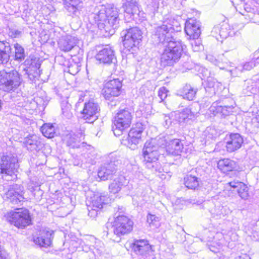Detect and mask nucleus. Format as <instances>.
<instances>
[{
    "instance_id": "b1692460",
    "label": "nucleus",
    "mask_w": 259,
    "mask_h": 259,
    "mask_svg": "<svg viewBox=\"0 0 259 259\" xmlns=\"http://www.w3.org/2000/svg\"><path fill=\"white\" fill-rule=\"evenodd\" d=\"M76 45V39L71 35L62 36L58 41L60 49L64 52H69Z\"/></svg>"
},
{
    "instance_id": "37998d69",
    "label": "nucleus",
    "mask_w": 259,
    "mask_h": 259,
    "mask_svg": "<svg viewBox=\"0 0 259 259\" xmlns=\"http://www.w3.org/2000/svg\"><path fill=\"white\" fill-rule=\"evenodd\" d=\"M233 107L232 106L220 105L218 106L217 110L223 115L228 116L233 111Z\"/></svg>"
},
{
    "instance_id": "680f3d73",
    "label": "nucleus",
    "mask_w": 259,
    "mask_h": 259,
    "mask_svg": "<svg viewBox=\"0 0 259 259\" xmlns=\"http://www.w3.org/2000/svg\"><path fill=\"white\" fill-rule=\"evenodd\" d=\"M231 2L232 3V0H230Z\"/></svg>"
},
{
    "instance_id": "c03bdc74",
    "label": "nucleus",
    "mask_w": 259,
    "mask_h": 259,
    "mask_svg": "<svg viewBox=\"0 0 259 259\" xmlns=\"http://www.w3.org/2000/svg\"><path fill=\"white\" fill-rule=\"evenodd\" d=\"M62 111L63 115L67 118H71L72 117V113L71 112V106L68 103L62 104Z\"/></svg>"
},
{
    "instance_id": "7c9ffc66",
    "label": "nucleus",
    "mask_w": 259,
    "mask_h": 259,
    "mask_svg": "<svg viewBox=\"0 0 259 259\" xmlns=\"http://www.w3.org/2000/svg\"><path fill=\"white\" fill-rule=\"evenodd\" d=\"M200 182L201 181L199 178L191 174L187 175L184 178V184L189 189H198Z\"/></svg>"
},
{
    "instance_id": "c9c22d12",
    "label": "nucleus",
    "mask_w": 259,
    "mask_h": 259,
    "mask_svg": "<svg viewBox=\"0 0 259 259\" xmlns=\"http://www.w3.org/2000/svg\"><path fill=\"white\" fill-rule=\"evenodd\" d=\"M40 131L43 135L48 138H52L56 134L55 127L51 123H45L41 127Z\"/></svg>"
},
{
    "instance_id": "c756f323",
    "label": "nucleus",
    "mask_w": 259,
    "mask_h": 259,
    "mask_svg": "<svg viewBox=\"0 0 259 259\" xmlns=\"http://www.w3.org/2000/svg\"><path fill=\"white\" fill-rule=\"evenodd\" d=\"M63 140L67 146L72 148H78L80 147V137L74 133L66 134L63 136Z\"/></svg>"
},
{
    "instance_id": "1a4fd4ad",
    "label": "nucleus",
    "mask_w": 259,
    "mask_h": 259,
    "mask_svg": "<svg viewBox=\"0 0 259 259\" xmlns=\"http://www.w3.org/2000/svg\"><path fill=\"white\" fill-rule=\"evenodd\" d=\"M53 238V231L49 228H41L32 234L29 241L38 247L47 248L51 245Z\"/></svg>"
},
{
    "instance_id": "4d7b16f0",
    "label": "nucleus",
    "mask_w": 259,
    "mask_h": 259,
    "mask_svg": "<svg viewBox=\"0 0 259 259\" xmlns=\"http://www.w3.org/2000/svg\"><path fill=\"white\" fill-rule=\"evenodd\" d=\"M3 101L0 99V111L2 110V106H3Z\"/></svg>"
},
{
    "instance_id": "a211bd4d",
    "label": "nucleus",
    "mask_w": 259,
    "mask_h": 259,
    "mask_svg": "<svg viewBox=\"0 0 259 259\" xmlns=\"http://www.w3.org/2000/svg\"><path fill=\"white\" fill-rule=\"evenodd\" d=\"M185 31L190 38H198L201 34L200 22L192 19L187 21L185 23Z\"/></svg>"
},
{
    "instance_id": "20e7f679",
    "label": "nucleus",
    "mask_w": 259,
    "mask_h": 259,
    "mask_svg": "<svg viewBox=\"0 0 259 259\" xmlns=\"http://www.w3.org/2000/svg\"><path fill=\"white\" fill-rule=\"evenodd\" d=\"M133 118L131 110L128 108L119 110L112 120V130L115 136H119L128 128Z\"/></svg>"
},
{
    "instance_id": "2eb2a0df",
    "label": "nucleus",
    "mask_w": 259,
    "mask_h": 259,
    "mask_svg": "<svg viewBox=\"0 0 259 259\" xmlns=\"http://www.w3.org/2000/svg\"><path fill=\"white\" fill-rule=\"evenodd\" d=\"M100 111L98 104L93 101H90L85 103L81 112L82 118L88 123H93L98 117V114Z\"/></svg>"
},
{
    "instance_id": "39448f33",
    "label": "nucleus",
    "mask_w": 259,
    "mask_h": 259,
    "mask_svg": "<svg viewBox=\"0 0 259 259\" xmlns=\"http://www.w3.org/2000/svg\"><path fill=\"white\" fill-rule=\"evenodd\" d=\"M160 155L157 146L153 143L146 142L143 149L144 162L147 168L153 172L159 171V163L157 161Z\"/></svg>"
},
{
    "instance_id": "c85d7f7f",
    "label": "nucleus",
    "mask_w": 259,
    "mask_h": 259,
    "mask_svg": "<svg viewBox=\"0 0 259 259\" xmlns=\"http://www.w3.org/2000/svg\"><path fill=\"white\" fill-rule=\"evenodd\" d=\"M141 140V137L134 135L133 132H128L127 136L122 139L121 143L129 148L134 150L137 148L138 145Z\"/></svg>"
},
{
    "instance_id": "e433bc0d",
    "label": "nucleus",
    "mask_w": 259,
    "mask_h": 259,
    "mask_svg": "<svg viewBox=\"0 0 259 259\" xmlns=\"http://www.w3.org/2000/svg\"><path fill=\"white\" fill-rule=\"evenodd\" d=\"M15 55L12 56L15 60L21 61L24 59V50L22 47L18 44L14 45Z\"/></svg>"
},
{
    "instance_id": "09e8293b",
    "label": "nucleus",
    "mask_w": 259,
    "mask_h": 259,
    "mask_svg": "<svg viewBox=\"0 0 259 259\" xmlns=\"http://www.w3.org/2000/svg\"><path fill=\"white\" fill-rule=\"evenodd\" d=\"M167 90L165 88H161L158 91V96L160 97L161 100H164L166 96Z\"/></svg>"
},
{
    "instance_id": "8fccbe9b",
    "label": "nucleus",
    "mask_w": 259,
    "mask_h": 259,
    "mask_svg": "<svg viewBox=\"0 0 259 259\" xmlns=\"http://www.w3.org/2000/svg\"><path fill=\"white\" fill-rule=\"evenodd\" d=\"M241 2L239 3V5L238 6H235V9L237 11H238L239 13L242 14V15H245V14L244 13V10H243V7H240L241 5ZM242 3H245V0H243V2Z\"/></svg>"
},
{
    "instance_id": "49530a36",
    "label": "nucleus",
    "mask_w": 259,
    "mask_h": 259,
    "mask_svg": "<svg viewBox=\"0 0 259 259\" xmlns=\"http://www.w3.org/2000/svg\"><path fill=\"white\" fill-rule=\"evenodd\" d=\"M87 207L89 211V216L93 218H95L98 215V213L100 212L101 210L96 208H92V207H91V206L89 205L88 204Z\"/></svg>"
},
{
    "instance_id": "4468645a",
    "label": "nucleus",
    "mask_w": 259,
    "mask_h": 259,
    "mask_svg": "<svg viewBox=\"0 0 259 259\" xmlns=\"http://www.w3.org/2000/svg\"><path fill=\"white\" fill-rule=\"evenodd\" d=\"M24 188L18 184H13L10 186L7 192L5 193L6 198L13 204H18L24 201Z\"/></svg>"
},
{
    "instance_id": "4c0bfd02",
    "label": "nucleus",
    "mask_w": 259,
    "mask_h": 259,
    "mask_svg": "<svg viewBox=\"0 0 259 259\" xmlns=\"http://www.w3.org/2000/svg\"><path fill=\"white\" fill-rule=\"evenodd\" d=\"M133 228H111L113 229L112 232L113 233L114 235L119 238L118 240H116L119 242L120 240V237L123 235L130 233L132 231Z\"/></svg>"
},
{
    "instance_id": "9d476101",
    "label": "nucleus",
    "mask_w": 259,
    "mask_h": 259,
    "mask_svg": "<svg viewBox=\"0 0 259 259\" xmlns=\"http://www.w3.org/2000/svg\"><path fill=\"white\" fill-rule=\"evenodd\" d=\"M18 166L16 157L12 154L3 155L0 162V174L6 179L7 177H11V180L16 177L15 172Z\"/></svg>"
},
{
    "instance_id": "de8ad7c7",
    "label": "nucleus",
    "mask_w": 259,
    "mask_h": 259,
    "mask_svg": "<svg viewBox=\"0 0 259 259\" xmlns=\"http://www.w3.org/2000/svg\"><path fill=\"white\" fill-rule=\"evenodd\" d=\"M22 32L20 30L16 29H10L9 35L12 38L19 37L21 36Z\"/></svg>"
},
{
    "instance_id": "9b49d317",
    "label": "nucleus",
    "mask_w": 259,
    "mask_h": 259,
    "mask_svg": "<svg viewBox=\"0 0 259 259\" xmlns=\"http://www.w3.org/2000/svg\"><path fill=\"white\" fill-rule=\"evenodd\" d=\"M120 161L115 157H112L110 161H107L102 165L98 171V176L102 181L111 179L116 174Z\"/></svg>"
},
{
    "instance_id": "f704fd0d",
    "label": "nucleus",
    "mask_w": 259,
    "mask_h": 259,
    "mask_svg": "<svg viewBox=\"0 0 259 259\" xmlns=\"http://www.w3.org/2000/svg\"><path fill=\"white\" fill-rule=\"evenodd\" d=\"M249 0H245V3H241L240 7H243L244 13L245 12L250 13L252 16L251 17V21L253 23L259 24V11L255 13L254 9L252 8L250 5L248 3Z\"/></svg>"
},
{
    "instance_id": "7ed1b4c3",
    "label": "nucleus",
    "mask_w": 259,
    "mask_h": 259,
    "mask_svg": "<svg viewBox=\"0 0 259 259\" xmlns=\"http://www.w3.org/2000/svg\"><path fill=\"white\" fill-rule=\"evenodd\" d=\"M180 29L181 27L176 20L172 18H164L162 24L155 28L154 35L157 38L159 43L163 45L167 41L177 39L172 34L175 31H180Z\"/></svg>"
},
{
    "instance_id": "423d86ee",
    "label": "nucleus",
    "mask_w": 259,
    "mask_h": 259,
    "mask_svg": "<svg viewBox=\"0 0 259 259\" xmlns=\"http://www.w3.org/2000/svg\"><path fill=\"white\" fill-rule=\"evenodd\" d=\"M121 34L123 38V45L125 49L133 53L142 40L143 36L141 30L139 28L134 27L123 30Z\"/></svg>"
},
{
    "instance_id": "052dcab7",
    "label": "nucleus",
    "mask_w": 259,
    "mask_h": 259,
    "mask_svg": "<svg viewBox=\"0 0 259 259\" xmlns=\"http://www.w3.org/2000/svg\"><path fill=\"white\" fill-rule=\"evenodd\" d=\"M210 250H211V251H212L215 252V250H214V248H212V249L210 248Z\"/></svg>"
},
{
    "instance_id": "6ab92c4d",
    "label": "nucleus",
    "mask_w": 259,
    "mask_h": 259,
    "mask_svg": "<svg viewBox=\"0 0 259 259\" xmlns=\"http://www.w3.org/2000/svg\"><path fill=\"white\" fill-rule=\"evenodd\" d=\"M227 151L233 152L239 149L243 143L242 137L238 133H232L226 138Z\"/></svg>"
},
{
    "instance_id": "bb28decb",
    "label": "nucleus",
    "mask_w": 259,
    "mask_h": 259,
    "mask_svg": "<svg viewBox=\"0 0 259 259\" xmlns=\"http://www.w3.org/2000/svg\"><path fill=\"white\" fill-rule=\"evenodd\" d=\"M231 188L236 189L239 196L243 199L246 200L249 197L248 188L243 183L233 181L228 183Z\"/></svg>"
},
{
    "instance_id": "0eeeda50",
    "label": "nucleus",
    "mask_w": 259,
    "mask_h": 259,
    "mask_svg": "<svg viewBox=\"0 0 259 259\" xmlns=\"http://www.w3.org/2000/svg\"><path fill=\"white\" fill-rule=\"evenodd\" d=\"M16 211L7 213L6 217L11 225L15 227H27L32 225V220L29 211L25 208H17Z\"/></svg>"
},
{
    "instance_id": "6e6552de",
    "label": "nucleus",
    "mask_w": 259,
    "mask_h": 259,
    "mask_svg": "<svg viewBox=\"0 0 259 259\" xmlns=\"http://www.w3.org/2000/svg\"><path fill=\"white\" fill-rule=\"evenodd\" d=\"M21 83L18 72L12 70L9 72H0V89L5 92L14 91Z\"/></svg>"
},
{
    "instance_id": "393cba45",
    "label": "nucleus",
    "mask_w": 259,
    "mask_h": 259,
    "mask_svg": "<svg viewBox=\"0 0 259 259\" xmlns=\"http://www.w3.org/2000/svg\"><path fill=\"white\" fill-rule=\"evenodd\" d=\"M23 144L30 151L39 150L42 145L39 137L35 135H29L25 138Z\"/></svg>"
},
{
    "instance_id": "aec40b11",
    "label": "nucleus",
    "mask_w": 259,
    "mask_h": 259,
    "mask_svg": "<svg viewBox=\"0 0 259 259\" xmlns=\"http://www.w3.org/2000/svg\"><path fill=\"white\" fill-rule=\"evenodd\" d=\"M64 9L72 17L78 16L81 10V0H62Z\"/></svg>"
},
{
    "instance_id": "a878e982",
    "label": "nucleus",
    "mask_w": 259,
    "mask_h": 259,
    "mask_svg": "<svg viewBox=\"0 0 259 259\" xmlns=\"http://www.w3.org/2000/svg\"><path fill=\"white\" fill-rule=\"evenodd\" d=\"M183 144L178 139L170 140L166 146V152L172 155H180L183 149Z\"/></svg>"
},
{
    "instance_id": "2f4dec72",
    "label": "nucleus",
    "mask_w": 259,
    "mask_h": 259,
    "mask_svg": "<svg viewBox=\"0 0 259 259\" xmlns=\"http://www.w3.org/2000/svg\"><path fill=\"white\" fill-rule=\"evenodd\" d=\"M125 179L124 177L120 176L115 178L112 183L109 185V191L110 193L116 194L121 189L124 185Z\"/></svg>"
},
{
    "instance_id": "a19ab883",
    "label": "nucleus",
    "mask_w": 259,
    "mask_h": 259,
    "mask_svg": "<svg viewBox=\"0 0 259 259\" xmlns=\"http://www.w3.org/2000/svg\"><path fill=\"white\" fill-rule=\"evenodd\" d=\"M255 66V63L253 60L245 63L243 65L238 66L236 68L235 70L234 71H236L237 70L239 71L240 72H242L243 70H250L252 69ZM231 74L233 75L234 74L233 71L231 70Z\"/></svg>"
},
{
    "instance_id": "ddd939ff",
    "label": "nucleus",
    "mask_w": 259,
    "mask_h": 259,
    "mask_svg": "<svg viewBox=\"0 0 259 259\" xmlns=\"http://www.w3.org/2000/svg\"><path fill=\"white\" fill-rule=\"evenodd\" d=\"M25 65L27 66L25 75H27L28 78L32 82H35L38 80L40 70L39 68L41 64L39 59L35 57H32L30 59H27L25 61Z\"/></svg>"
},
{
    "instance_id": "13d9d810",
    "label": "nucleus",
    "mask_w": 259,
    "mask_h": 259,
    "mask_svg": "<svg viewBox=\"0 0 259 259\" xmlns=\"http://www.w3.org/2000/svg\"><path fill=\"white\" fill-rule=\"evenodd\" d=\"M254 80L256 82H259V78H255Z\"/></svg>"
},
{
    "instance_id": "f03ea898",
    "label": "nucleus",
    "mask_w": 259,
    "mask_h": 259,
    "mask_svg": "<svg viewBox=\"0 0 259 259\" xmlns=\"http://www.w3.org/2000/svg\"><path fill=\"white\" fill-rule=\"evenodd\" d=\"M162 45L163 50L160 56V62L163 66H172L177 63L186 47L179 39L167 41Z\"/></svg>"
},
{
    "instance_id": "f8f14e48",
    "label": "nucleus",
    "mask_w": 259,
    "mask_h": 259,
    "mask_svg": "<svg viewBox=\"0 0 259 259\" xmlns=\"http://www.w3.org/2000/svg\"><path fill=\"white\" fill-rule=\"evenodd\" d=\"M122 84L119 79H114L108 81L102 90V94L105 99L113 100V98L119 96L121 93Z\"/></svg>"
},
{
    "instance_id": "f3484780",
    "label": "nucleus",
    "mask_w": 259,
    "mask_h": 259,
    "mask_svg": "<svg viewBox=\"0 0 259 259\" xmlns=\"http://www.w3.org/2000/svg\"><path fill=\"white\" fill-rule=\"evenodd\" d=\"M95 58L100 63L103 64L115 63L116 61L113 50L108 46L99 50Z\"/></svg>"
},
{
    "instance_id": "473e14b6",
    "label": "nucleus",
    "mask_w": 259,
    "mask_h": 259,
    "mask_svg": "<svg viewBox=\"0 0 259 259\" xmlns=\"http://www.w3.org/2000/svg\"><path fill=\"white\" fill-rule=\"evenodd\" d=\"M197 89L190 84H186L181 90V93L183 98L189 101L194 100L197 92Z\"/></svg>"
},
{
    "instance_id": "5fc2aeb1",
    "label": "nucleus",
    "mask_w": 259,
    "mask_h": 259,
    "mask_svg": "<svg viewBox=\"0 0 259 259\" xmlns=\"http://www.w3.org/2000/svg\"><path fill=\"white\" fill-rule=\"evenodd\" d=\"M253 61H254L255 63V65L256 64H259V56L257 57L255 60H253Z\"/></svg>"
},
{
    "instance_id": "3c124183",
    "label": "nucleus",
    "mask_w": 259,
    "mask_h": 259,
    "mask_svg": "<svg viewBox=\"0 0 259 259\" xmlns=\"http://www.w3.org/2000/svg\"><path fill=\"white\" fill-rule=\"evenodd\" d=\"M236 259H251L250 256L247 254H243L239 256Z\"/></svg>"
},
{
    "instance_id": "dca6fc26",
    "label": "nucleus",
    "mask_w": 259,
    "mask_h": 259,
    "mask_svg": "<svg viewBox=\"0 0 259 259\" xmlns=\"http://www.w3.org/2000/svg\"><path fill=\"white\" fill-rule=\"evenodd\" d=\"M132 249L136 254L143 259L146 258L150 252L153 251L152 246L145 239L135 240L132 244Z\"/></svg>"
},
{
    "instance_id": "603ef678",
    "label": "nucleus",
    "mask_w": 259,
    "mask_h": 259,
    "mask_svg": "<svg viewBox=\"0 0 259 259\" xmlns=\"http://www.w3.org/2000/svg\"><path fill=\"white\" fill-rule=\"evenodd\" d=\"M243 0H232V4L235 8V6H238L239 5V3L241 2H243Z\"/></svg>"
},
{
    "instance_id": "4be33fe9",
    "label": "nucleus",
    "mask_w": 259,
    "mask_h": 259,
    "mask_svg": "<svg viewBox=\"0 0 259 259\" xmlns=\"http://www.w3.org/2000/svg\"><path fill=\"white\" fill-rule=\"evenodd\" d=\"M111 227H133L134 223L127 217L121 215L116 217L109 218L107 222V226Z\"/></svg>"
},
{
    "instance_id": "5701e85b",
    "label": "nucleus",
    "mask_w": 259,
    "mask_h": 259,
    "mask_svg": "<svg viewBox=\"0 0 259 259\" xmlns=\"http://www.w3.org/2000/svg\"><path fill=\"white\" fill-rule=\"evenodd\" d=\"M11 56H13V54L10 43L0 41V64H7Z\"/></svg>"
},
{
    "instance_id": "bf43d9fd",
    "label": "nucleus",
    "mask_w": 259,
    "mask_h": 259,
    "mask_svg": "<svg viewBox=\"0 0 259 259\" xmlns=\"http://www.w3.org/2000/svg\"><path fill=\"white\" fill-rule=\"evenodd\" d=\"M210 250H211V251H212L215 252V250H214V248H212V249L210 248Z\"/></svg>"
},
{
    "instance_id": "6e6d98bb",
    "label": "nucleus",
    "mask_w": 259,
    "mask_h": 259,
    "mask_svg": "<svg viewBox=\"0 0 259 259\" xmlns=\"http://www.w3.org/2000/svg\"><path fill=\"white\" fill-rule=\"evenodd\" d=\"M77 240H76V242H78L79 244H81V243H82V240L80 239H78V238H76Z\"/></svg>"
},
{
    "instance_id": "72a5a7b5",
    "label": "nucleus",
    "mask_w": 259,
    "mask_h": 259,
    "mask_svg": "<svg viewBox=\"0 0 259 259\" xmlns=\"http://www.w3.org/2000/svg\"><path fill=\"white\" fill-rule=\"evenodd\" d=\"M106 196H103L100 194H94L93 197L91 198V201L89 205L92 207V208H96L101 210L103 208V205L105 204V201Z\"/></svg>"
},
{
    "instance_id": "ea45409f",
    "label": "nucleus",
    "mask_w": 259,
    "mask_h": 259,
    "mask_svg": "<svg viewBox=\"0 0 259 259\" xmlns=\"http://www.w3.org/2000/svg\"><path fill=\"white\" fill-rule=\"evenodd\" d=\"M212 31L216 33H219L220 36L223 38H226L228 35L226 25L223 24L221 26L220 25L215 26L212 29Z\"/></svg>"
},
{
    "instance_id": "412c9836",
    "label": "nucleus",
    "mask_w": 259,
    "mask_h": 259,
    "mask_svg": "<svg viewBox=\"0 0 259 259\" xmlns=\"http://www.w3.org/2000/svg\"><path fill=\"white\" fill-rule=\"evenodd\" d=\"M196 112L192 111L191 108H186L181 112H177L175 115L176 119L180 124H187L195 118Z\"/></svg>"
},
{
    "instance_id": "cd10ccee",
    "label": "nucleus",
    "mask_w": 259,
    "mask_h": 259,
    "mask_svg": "<svg viewBox=\"0 0 259 259\" xmlns=\"http://www.w3.org/2000/svg\"><path fill=\"white\" fill-rule=\"evenodd\" d=\"M218 167L223 173H228V172L236 170L237 164L232 159L224 158L219 161Z\"/></svg>"
},
{
    "instance_id": "a18cd8bd",
    "label": "nucleus",
    "mask_w": 259,
    "mask_h": 259,
    "mask_svg": "<svg viewBox=\"0 0 259 259\" xmlns=\"http://www.w3.org/2000/svg\"><path fill=\"white\" fill-rule=\"evenodd\" d=\"M147 221L150 226H157L159 222V218L155 215L148 213L147 217Z\"/></svg>"
},
{
    "instance_id": "f257e3e1",
    "label": "nucleus",
    "mask_w": 259,
    "mask_h": 259,
    "mask_svg": "<svg viewBox=\"0 0 259 259\" xmlns=\"http://www.w3.org/2000/svg\"><path fill=\"white\" fill-rule=\"evenodd\" d=\"M98 27L107 35H113L119 26L118 12L116 8L102 7L97 13L92 15Z\"/></svg>"
},
{
    "instance_id": "79ce46f5",
    "label": "nucleus",
    "mask_w": 259,
    "mask_h": 259,
    "mask_svg": "<svg viewBox=\"0 0 259 259\" xmlns=\"http://www.w3.org/2000/svg\"><path fill=\"white\" fill-rule=\"evenodd\" d=\"M145 125L141 122H138L135 124V127L131 129L129 132H133L134 135L141 138L142 134L145 128Z\"/></svg>"
},
{
    "instance_id": "58836bf2",
    "label": "nucleus",
    "mask_w": 259,
    "mask_h": 259,
    "mask_svg": "<svg viewBox=\"0 0 259 259\" xmlns=\"http://www.w3.org/2000/svg\"><path fill=\"white\" fill-rule=\"evenodd\" d=\"M150 143H154V145L157 146L159 151L160 152L163 151V148L165 147L166 148V146L168 143L164 137H159L157 140H155Z\"/></svg>"
},
{
    "instance_id": "864d4df0",
    "label": "nucleus",
    "mask_w": 259,
    "mask_h": 259,
    "mask_svg": "<svg viewBox=\"0 0 259 259\" xmlns=\"http://www.w3.org/2000/svg\"><path fill=\"white\" fill-rule=\"evenodd\" d=\"M165 122L166 125H168L171 123V121L168 117H165Z\"/></svg>"
}]
</instances>
